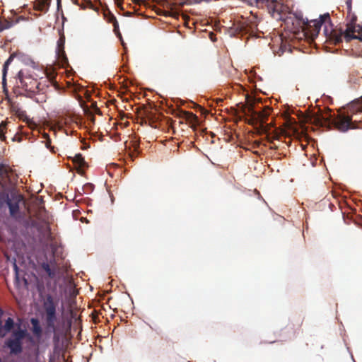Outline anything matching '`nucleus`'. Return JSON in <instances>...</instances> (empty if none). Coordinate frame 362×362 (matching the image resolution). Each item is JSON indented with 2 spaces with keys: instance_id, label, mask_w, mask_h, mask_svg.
I'll return each mask as SVG.
<instances>
[{
  "instance_id": "8",
  "label": "nucleus",
  "mask_w": 362,
  "mask_h": 362,
  "mask_svg": "<svg viewBox=\"0 0 362 362\" xmlns=\"http://www.w3.org/2000/svg\"><path fill=\"white\" fill-rule=\"evenodd\" d=\"M11 111L20 119L23 120V122H25L30 127L34 128L36 126L35 123L33 121H32L30 118H28L26 112L20 107H18V105L15 104L12 105Z\"/></svg>"
},
{
  "instance_id": "20",
  "label": "nucleus",
  "mask_w": 362,
  "mask_h": 362,
  "mask_svg": "<svg viewBox=\"0 0 362 362\" xmlns=\"http://www.w3.org/2000/svg\"><path fill=\"white\" fill-rule=\"evenodd\" d=\"M183 115L185 119L190 122H197L198 120L197 116L192 112L185 111Z\"/></svg>"
},
{
  "instance_id": "23",
  "label": "nucleus",
  "mask_w": 362,
  "mask_h": 362,
  "mask_svg": "<svg viewBox=\"0 0 362 362\" xmlns=\"http://www.w3.org/2000/svg\"><path fill=\"white\" fill-rule=\"evenodd\" d=\"M44 137L46 138L45 146L47 148H49L54 152L53 148L51 146V139H49L47 134H45Z\"/></svg>"
},
{
  "instance_id": "6",
  "label": "nucleus",
  "mask_w": 362,
  "mask_h": 362,
  "mask_svg": "<svg viewBox=\"0 0 362 362\" xmlns=\"http://www.w3.org/2000/svg\"><path fill=\"white\" fill-rule=\"evenodd\" d=\"M52 0H35L33 2V8L35 11L46 13L49 8ZM57 10L62 8L61 0H56Z\"/></svg>"
},
{
  "instance_id": "12",
  "label": "nucleus",
  "mask_w": 362,
  "mask_h": 362,
  "mask_svg": "<svg viewBox=\"0 0 362 362\" xmlns=\"http://www.w3.org/2000/svg\"><path fill=\"white\" fill-rule=\"evenodd\" d=\"M270 112L271 109L269 107H267L261 111H254L252 115L259 122L264 124L267 122L268 117L270 115Z\"/></svg>"
},
{
  "instance_id": "15",
  "label": "nucleus",
  "mask_w": 362,
  "mask_h": 362,
  "mask_svg": "<svg viewBox=\"0 0 362 362\" xmlns=\"http://www.w3.org/2000/svg\"><path fill=\"white\" fill-rule=\"evenodd\" d=\"M56 54L59 63L62 66L68 64V59L66 57L64 49H57Z\"/></svg>"
},
{
  "instance_id": "9",
  "label": "nucleus",
  "mask_w": 362,
  "mask_h": 362,
  "mask_svg": "<svg viewBox=\"0 0 362 362\" xmlns=\"http://www.w3.org/2000/svg\"><path fill=\"white\" fill-rule=\"evenodd\" d=\"M40 267L50 279H53L55 276L57 270V264L54 257H52L49 262H42Z\"/></svg>"
},
{
  "instance_id": "31",
  "label": "nucleus",
  "mask_w": 362,
  "mask_h": 362,
  "mask_svg": "<svg viewBox=\"0 0 362 362\" xmlns=\"http://www.w3.org/2000/svg\"><path fill=\"white\" fill-rule=\"evenodd\" d=\"M133 3L134 4H139V2L141 1V0H132Z\"/></svg>"
},
{
  "instance_id": "30",
  "label": "nucleus",
  "mask_w": 362,
  "mask_h": 362,
  "mask_svg": "<svg viewBox=\"0 0 362 362\" xmlns=\"http://www.w3.org/2000/svg\"><path fill=\"white\" fill-rule=\"evenodd\" d=\"M5 332H3V327L1 325V321L0 320V337H4Z\"/></svg>"
},
{
  "instance_id": "7",
  "label": "nucleus",
  "mask_w": 362,
  "mask_h": 362,
  "mask_svg": "<svg viewBox=\"0 0 362 362\" xmlns=\"http://www.w3.org/2000/svg\"><path fill=\"white\" fill-rule=\"evenodd\" d=\"M257 6H266L268 10L275 11H281L284 8V4L279 2L277 0H255Z\"/></svg>"
},
{
  "instance_id": "27",
  "label": "nucleus",
  "mask_w": 362,
  "mask_h": 362,
  "mask_svg": "<svg viewBox=\"0 0 362 362\" xmlns=\"http://www.w3.org/2000/svg\"><path fill=\"white\" fill-rule=\"evenodd\" d=\"M6 136H5V132H3L2 130H0V139L1 141H6Z\"/></svg>"
},
{
  "instance_id": "28",
  "label": "nucleus",
  "mask_w": 362,
  "mask_h": 362,
  "mask_svg": "<svg viewBox=\"0 0 362 362\" xmlns=\"http://www.w3.org/2000/svg\"><path fill=\"white\" fill-rule=\"evenodd\" d=\"M115 4L119 7H122L124 0H114Z\"/></svg>"
},
{
  "instance_id": "21",
  "label": "nucleus",
  "mask_w": 362,
  "mask_h": 362,
  "mask_svg": "<svg viewBox=\"0 0 362 362\" xmlns=\"http://www.w3.org/2000/svg\"><path fill=\"white\" fill-rule=\"evenodd\" d=\"M42 223L43 225L42 226V228H44V230L48 234V235H50V227H49V222L46 220L45 218H42Z\"/></svg>"
},
{
  "instance_id": "16",
  "label": "nucleus",
  "mask_w": 362,
  "mask_h": 362,
  "mask_svg": "<svg viewBox=\"0 0 362 362\" xmlns=\"http://www.w3.org/2000/svg\"><path fill=\"white\" fill-rule=\"evenodd\" d=\"M30 322L33 325V332L36 337H40L42 335V328L40 326L39 321L36 318H32Z\"/></svg>"
},
{
  "instance_id": "10",
  "label": "nucleus",
  "mask_w": 362,
  "mask_h": 362,
  "mask_svg": "<svg viewBox=\"0 0 362 362\" xmlns=\"http://www.w3.org/2000/svg\"><path fill=\"white\" fill-rule=\"evenodd\" d=\"M255 26H256L255 24L246 19L238 21L233 23V29L237 33L248 32Z\"/></svg>"
},
{
  "instance_id": "32",
  "label": "nucleus",
  "mask_w": 362,
  "mask_h": 362,
  "mask_svg": "<svg viewBox=\"0 0 362 362\" xmlns=\"http://www.w3.org/2000/svg\"><path fill=\"white\" fill-rule=\"evenodd\" d=\"M180 362H190V361H186V360H182V361H180Z\"/></svg>"
},
{
  "instance_id": "4",
  "label": "nucleus",
  "mask_w": 362,
  "mask_h": 362,
  "mask_svg": "<svg viewBox=\"0 0 362 362\" xmlns=\"http://www.w3.org/2000/svg\"><path fill=\"white\" fill-rule=\"evenodd\" d=\"M25 329H22L20 325L18 329L13 331L11 337L5 342V345L10 349L11 354H18L23 351V341L27 337Z\"/></svg>"
},
{
  "instance_id": "25",
  "label": "nucleus",
  "mask_w": 362,
  "mask_h": 362,
  "mask_svg": "<svg viewBox=\"0 0 362 362\" xmlns=\"http://www.w3.org/2000/svg\"><path fill=\"white\" fill-rule=\"evenodd\" d=\"M345 3L346 5V9L347 12L350 13L351 12V5H352V0H345Z\"/></svg>"
},
{
  "instance_id": "26",
  "label": "nucleus",
  "mask_w": 362,
  "mask_h": 362,
  "mask_svg": "<svg viewBox=\"0 0 362 362\" xmlns=\"http://www.w3.org/2000/svg\"><path fill=\"white\" fill-rule=\"evenodd\" d=\"M7 127V122H1L0 124V130H2L3 132H5Z\"/></svg>"
},
{
  "instance_id": "5",
  "label": "nucleus",
  "mask_w": 362,
  "mask_h": 362,
  "mask_svg": "<svg viewBox=\"0 0 362 362\" xmlns=\"http://www.w3.org/2000/svg\"><path fill=\"white\" fill-rule=\"evenodd\" d=\"M18 76L19 78L18 86L25 91L35 93L39 89L40 83L37 79L30 75L25 74L22 71L18 72Z\"/></svg>"
},
{
  "instance_id": "29",
  "label": "nucleus",
  "mask_w": 362,
  "mask_h": 362,
  "mask_svg": "<svg viewBox=\"0 0 362 362\" xmlns=\"http://www.w3.org/2000/svg\"><path fill=\"white\" fill-rule=\"evenodd\" d=\"M89 4H90V8L95 10L96 12L98 13L99 11V8L98 7H95L91 2H89Z\"/></svg>"
},
{
  "instance_id": "22",
  "label": "nucleus",
  "mask_w": 362,
  "mask_h": 362,
  "mask_svg": "<svg viewBox=\"0 0 362 362\" xmlns=\"http://www.w3.org/2000/svg\"><path fill=\"white\" fill-rule=\"evenodd\" d=\"M65 44V37L64 36H61L57 40V49H64Z\"/></svg>"
},
{
  "instance_id": "3",
  "label": "nucleus",
  "mask_w": 362,
  "mask_h": 362,
  "mask_svg": "<svg viewBox=\"0 0 362 362\" xmlns=\"http://www.w3.org/2000/svg\"><path fill=\"white\" fill-rule=\"evenodd\" d=\"M306 122L317 127H329L333 125L337 130L345 132L351 128V117L344 115H339L332 121L325 117L322 114L314 112L308 115L305 118Z\"/></svg>"
},
{
  "instance_id": "19",
  "label": "nucleus",
  "mask_w": 362,
  "mask_h": 362,
  "mask_svg": "<svg viewBox=\"0 0 362 362\" xmlns=\"http://www.w3.org/2000/svg\"><path fill=\"white\" fill-rule=\"evenodd\" d=\"M3 327V332H9L14 327V321L12 318L8 317Z\"/></svg>"
},
{
  "instance_id": "13",
  "label": "nucleus",
  "mask_w": 362,
  "mask_h": 362,
  "mask_svg": "<svg viewBox=\"0 0 362 362\" xmlns=\"http://www.w3.org/2000/svg\"><path fill=\"white\" fill-rule=\"evenodd\" d=\"M72 161L78 173H81L86 165V163L81 153L75 155L72 158Z\"/></svg>"
},
{
  "instance_id": "1",
  "label": "nucleus",
  "mask_w": 362,
  "mask_h": 362,
  "mask_svg": "<svg viewBox=\"0 0 362 362\" xmlns=\"http://www.w3.org/2000/svg\"><path fill=\"white\" fill-rule=\"evenodd\" d=\"M288 7L284 5L281 11H275L268 10L272 16L277 21H283L286 28L292 33H298L300 29L304 30L306 34H309L312 38L317 37L320 32V28L323 23L329 24V27L325 25L324 33L327 40L337 45L342 42L344 36L346 42H349L353 39H358L362 41V27L360 25H354L348 24L345 31L342 30H335L332 28L330 16L328 13L321 15L320 20L305 21L301 14L290 13L289 16H286V11Z\"/></svg>"
},
{
  "instance_id": "18",
  "label": "nucleus",
  "mask_w": 362,
  "mask_h": 362,
  "mask_svg": "<svg viewBox=\"0 0 362 362\" xmlns=\"http://www.w3.org/2000/svg\"><path fill=\"white\" fill-rule=\"evenodd\" d=\"M13 59V55H11L7 59V60L5 62V63L4 64V67H3V81H2L3 86H5V84H6V73H7L8 67L9 64L12 62Z\"/></svg>"
},
{
  "instance_id": "14",
  "label": "nucleus",
  "mask_w": 362,
  "mask_h": 362,
  "mask_svg": "<svg viewBox=\"0 0 362 362\" xmlns=\"http://www.w3.org/2000/svg\"><path fill=\"white\" fill-rule=\"evenodd\" d=\"M21 201L20 198H18L14 202H9L7 205L9 208L10 215L11 216H15L19 211V202Z\"/></svg>"
},
{
  "instance_id": "24",
  "label": "nucleus",
  "mask_w": 362,
  "mask_h": 362,
  "mask_svg": "<svg viewBox=\"0 0 362 362\" xmlns=\"http://www.w3.org/2000/svg\"><path fill=\"white\" fill-rule=\"evenodd\" d=\"M11 26V23L8 21H6L2 25H0V32H1L2 30H4L5 29L10 28Z\"/></svg>"
},
{
  "instance_id": "33",
  "label": "nucleus",
  "mask_w": 362,
  "mask_h": 362,
  "mask_svg": "<svg viewBox=\"0 0 362 362\" xmlns=\"http://www.w3.org/2000/svg\"><path fill=\"white\" fill-rule=\"evenodd\" d=\"M197 107H198L200 110H203V108H202L201 106L198 105Z\"/></svg>"
},
{
  "instance_id": "17",
  "label": "nucleus",
  "mask_w": 362,
  "mask_h": 362,
  "mask_svg": "<svg viewBox=\"0 0 362 362\" xmlns=\"http://www.w3.org/2000/svg\"><path fill=\"white\" fill-rule=\"evenodd\" d=\"M11 200L9 198V194L7 190L3 189L0 192V207L5 204H8Z\"/></svg>"
},
{
  "instance_id": "11",
  "label": "nucleus",
  "mask_w": 362,
  "mask_h": 362,
  "mask_svg": "<svg viewBox=\"0 0 362 362\" xmlns=\"http://www.w3.org/2000/svg\"><path fill=\"white\" fill-rule=\"evenodd\" d=\"M103 14L104 18L110 23H112L114 27V32L117 33L119 32V24L114 14L110 11L107 6L103 7Z\"/></svg>"
},
{
  "instance_id": "2",
  "label": "nucleus",
  "mask_w": 362,
  "mask_h": 362,
  "mask_svg": "<svg viewBox=\"0 0 362 362\" xmlns=\"http://www.w3.org/2000/svg\"><path fill=\"white\" fill-rule=\"evenodd\" d=\"M57 305L58 300L52 295L47 294L45 296L42 303L43 317L47 331L54 334V340L59 339L57 331L59 320L57 312Z\"/></svg>"
}]
</instances>
